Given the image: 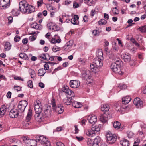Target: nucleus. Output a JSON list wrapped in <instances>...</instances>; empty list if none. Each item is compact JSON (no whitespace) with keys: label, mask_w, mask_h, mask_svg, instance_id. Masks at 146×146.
Wrapping results in <instances>:
<instances>
[{"label":"nucleus","mask_w":146,"mask_h":146,"mask_svg":"<svg viewBox=\"0 0 146 146\" xmlns=\"http://www.w3.org/2000/svg\"><path fill=\"white\" fill-rule=\"evenodd\" d=\"M19 5L20 11L23 13L29 14L35 11L34 7L28 4L25 1H21Z\"/></svg>","instance_id":"obj_1"},{"label":"nucleus","mask_w":146,"mask_h":146,"mask_svg":"<svg viewBox=\"0 0 146 146\" xmlns=\"http://www.w3.org/2000/svg\"><path fill=\"white\" fill-rule=\"evenodd\" d=\"M103 65V63L100 61L99 62V60L98 58L97 60H94L92 63L90 64V67L91 71L96 73L99 71L100 68Z\"/></svg>","instance_id":"obj_2"},{"label":"nucleus","mask_w":146,"mask_h":146,"mask_svg":"<svg viewBox=\"0 0 146 146\" xmlns=\"http://www.w3.org/2000/svg\"><path fill=\"white\" fill-rule=\"evenodd\" d=\"M106 138L107 142L110 144L114 143L117 139V136L115 134H113L110 132L107 133Z\"/></svg>","instance_id":"obj_3"},{"label":"nucleus","mask_w":146,"mask_h":146,"mask_svg":"<svg viewBox=\"0 0 146 146\" xmlns=\"http://www.w3.org/2000/svg\"><path fill=\"white\" fill-rule=\"evenodd\" d=\"M51 112V106L50 105L47 106L44 110V113H42L43 116L39 117V118L41 120H42L45 117H49L50 116Z\"/></svg>","instance_id":"obj_4"},{"label":"nucleus","mask_w":146,"mask_h":146,"mask_svg":"<svg viewBox=\"0 0 146 146\" xmlns=\"http://www.w3.org/2000/svg\"><path fill=\"white\" fill-rule=\"evenodd\" d=\"M120 66L115 63H112L111 65V68L114 72L122 75L123 74V73L120 69Z\"/></svg>","instance_id":"obj_5"},{"label":"nucleus","mask_w":146,"mask_h":146,"mask_svg":"<svg viewBox=\"0 0 146 146\" xmlns=\"http://www.w3.org/2000/svg\"><path fill=\"white\" fill-rule=\"evenodd\" d=\"M37 140L41 144L45 145L46 146H50V143L48 141V138L43 135L39 136V138Z\"/></svg>","instance_id":"obj_6"},{"label":"nucleus","mask_w":146,"mask_h":146,"mask_svg":"<svg viewBox=\"0 0 146 146\" xmlns=\"http://www.w3.org/2000/svg\"><path fill=\"white\" fill-rule=\"evenodd\" d=\"M28 104V103L25 100H23L20 101L18 106V109L21 110V112L24 111L25 109Z\"/></svg>","instance_id":"obj_7"},{"label":"nucleus","mask_w":146,"mask_h":146,"mask_svg":"<svg viewBox=\"0 0 146 146\" xmlns=\"http://www.w3.org/2000/svg\"><path fill=\"white\" fill-rule=\"evenodd\" d=\"M10 0H0V6L3 9H5L9 7Z\"/></svg>","instance_id":"obj_8"},{"label":"nucleus","mask_w":146,"mask_h":146,"mask_svg":"<svg viewBox=\"0 0 146 146\" xmlns=\"http://www.w3.org/2000/svg\"><path fill=\"white\" fill-rule=\"evenodd\" d=\"M62 90L67 95L71 96V97H74L75 95L74 92L70 90L68 87L67 86H64L62 88Z\"/></svg>","instance_id":"obj_9"},{"label":"nucleus","mask_w":146,"mask_h":146,"mask_svg":"<svg viewBox=\"0 0 146 146\" xmlns=\"http://www.w3.org/2000/svg\"><path fill=\"white\" fill-rule=\"evenodd\" d=\"M91 72L89 70H86L83 72L81 76L82 79L85 80L88 78H89L91 76Z\"/></svg>","instance_id":"obj_10"},{"label":"nucleus","mask_w":146,"mask_h":146,"mask_svg":"<svg viewBox=\"0 0 146 146\" xmlns=\"http://www.w3.org/2000/svg\"><path fill=\"white\" fill-rule=\"evenodd\" d=\"M133 103L137 108H141L143 107V102L139 98H136L134 99Z\"/></svg>","instance_id":"obj_11"},{"label":"nucleus","mask_w":146,"mask_h":146,"mask_svg":"<svg viewBox=\"0 0 146 146\" xmlns=\"http://www.w3.org/2000/svg\"><path fill=\"white\" fill-rule=\"evenodd\" d=\"M19 112L16 109H12L9 112V115L11 118H16L18 116Z\"/></svg>","instance_id":"obj_12"},{"label":"nucleus","mask_w":146,"mask_h":146,"mask_svg":"<svg viewBox=\"0 0 146 146\" xmlns=\"http://www.w3.org/2000/svg\"><path fill=\"white\" fill-rule=\"evenodd\" d=\"M108 113L107 112V113H104L103 114L101 115L99 117V119L103 123H105L108 120Z\"/></svg>","instance_id":"obj_13"},{"label":"nucleus","mask_w":146,"mask_h":146,"mask_svg":"<svg viewBox=\"0 0 146 146\" xmlns=\"http://www.w3.org/2000/svg\"><path fill=\"white\" fill-rule=\"evenodd\" d=\"M70 85L72 88H76L79 86L80 83L78 80H71L70 81Z\"/></svg>","instance_id":"obj_14"},{"label":"nucleus","mask_w":146,"mask_h":146,"mask_svg":"<svg viewBox=\"0 0 146 146\" xmlns=\"http://www.w3.org/2000/svg\"><path fill=\"white\" fill-rule=\"evenodd\" d=\"M34 110L36 113L37 114V117L39 118L42 110V106L37 105H34Z\"/></svg>","instance_id":"obj_15"},{"label":"nucleus","mask_w":146,"mask_h":146,"mask_svg":"<svg viewBox=\"0 0 146 146\" xmlns=\"http://www.w3.org/2000/svg\"><path fill=\"white\" fill-rule=\"evenodd\" d=\"M89 122L92 124H94L97 121V118L94 115H90L88 117Z\"/></svg>","instance_id":"obj_16"},{"label":"nucleus","mask_w":146,"mask_h":146,"mask_svg":"<svg viewBox=\"0 0 146 146\" xmlns=\"http://www.w3.org/2000/svg\"><path fill=\"white\" fill-rule=\"evenodd\" d=\"M122 58L125 62H128L131 60V57L130 54L127 53L123 54L121 55Z\"/></svg>","instance_id":"obj_17"},{"label":"nucleus","mask_w":146,"mask_h":146,"mask_svg":"<svg viewBox=\"0 0 146 146\" xmlns=\"http://www.w3.org/2000/svg\"><path fill=\"white\" fill-rule=\"evenodd\" d=\"M101 139L99 136H97L94 139L92 146H100Z\"/></svg>","instance_id":"obj_18"},{"label":"nucleus","mask_w":146,"mask_h":146,"mask_svg":"<svg viewBox=\"0 0 146 146\" xmlns=\"http://www.w3.org/2000/svg\"><path fill=\"white\" fill-rule=\"evenodd\" d=\"M32 116V110L30 108H29L28 110V112L27 115V117H26V121L27 122V124H26V125H29V123L28 122L31 119Z\"/></svg>","instance_id":"obj_19"},{"label":"nucleus","mask_w":146,"mask_h":146,"mask_svg":"<svg viewBox=\"0 0 146 146\" xmlns=\"http://www.w3.org/2000/svg\"><path fill=\"white\" fill-rule=\"evenodd\" d=\"M110 108L109 105L108 104H105L102 105L101 108V111L104 112V113H107L109 110Z\"/></svg>","instance_id":"obj_20"},{"label":"nucleus","mask_w":146,"mask_h":146,"mask_svg":"<svg viewBox=\"0 0 146 146\" xmlns=\"http://www.w3.org/2000/svg\"><path fill=\"white\" fill-rule=\"evenodd\" d=\"M64 108L62 106H57L54 109L57 113L58 114L62 113L64 111Z\"/></svg>","instance_id":"obj_21"},{"label":"nucleus","mask_w":146,"mask_h":146,"mask_svg":"<svg viewBox=\"0 0 146 146\" xmlns=\"http://www.w3.org/2000/svg\"><path fill=\"white\" fill-rule=\"evenodd\" d=\"M72 97H70L69 98H65L63 100V102L65 104L67 105H70L73 102H72Z\"/></svg>","instance_id":"obj_22"},{"label":"nucleus","mask_w":146,"mask_h":146,"mask_svg":"<svg viewBox=\"0 0 146 146\" xmlns=\"http://www.w3.org/2000/svg\"><path fill=\"white\" fill-rule=\"evenodd\" d=\"M103 55V54L102 51L101 50H100L98 52V57L95 58L94 59L96 60H97V59L98 58V59L99 60H100V61L99 60V62L100 61L103 63V60L104 59Z\"/></svg>","instance_id":"obj_23"},{"label":"nucleus","mask_w":146,"mask_h":146,"mask_svg":"<svg viewBox=\"0 0 146 146\" xmlns=\"http://www.w3.org/2000/svg\"><path fill=\"white\" fill-rule=\"evenodd\" d=\"M79 17L77 15H75L71 19V22L73 24L78 25V20Z\"/></svg>","instance_id":"obj_24"},{"label":"nucleus","mask_w":146,"mask_h":146,"mask_svg":"<svg viewBox=\"0 0 146 146\" xmlns=\"http://www.w3.org/2000/svg\"><path fill=\"white\" fill-rule=\"evenodd\" d=\"M100 125H96L94 127H92V130L93 132V133H99L100 131Z\"/></svg>","instance_id":"obj_25"},{"label":"nucleus","mask_w":146,"mask_h":146,"mask_svg":"<svg viewBox=\"0 0 146 146\" xmlns=\"http://www.w3.org/2000/svg\"><path fill=\"white\" fill-rule=\"evenodd\" d=\"M31 28L36 29H40L42 28V26L41 25L38 24L36 23H34L31 25Z\"/></svg>","instance_id":"obj_26"},{"label":"nucleus","mask_w":146,"mask_h":146,"mask_svg":"<svg viewBox=\"0 0 146 146\" xmlns=\"http://www.w3.org/2000/svg\"><path fill=\"white\" fill-rule=\"evenodd\" d=\"M131 100V98L129 96H126L122 98V102L123 104H126Z\"/></svg>","instance_id":"obj_27"},{"label":"nucleus","mask_w":146,"mask_h":146,"mask_svg":"<svg viewBox=\"0 0 146 146\" xmlns=\"http://www.w3.org/2000/svg\"><path fill=\"white\" fill-rule=\"evenodd\" d=\"M120 143L122 146H129L130 144L129 141L125 139L121 141Z\"/></svg>","instance_id":"obj_28"},{"label":"nucleus","mask_w":146,"mask_h":146,"mask_svg":"<svg viewBox=\"0 0 146 146\" xmlns=\"http://www.w3.org/2000/svg\"><path fill=\"white\" fill-rule=\"evenodd\" d=\"M6 107L5 105H3L0 109V116H3L5 114L6 111Z\"/></svg>","instance_id":"obj_29"},{"label":"nucleus","mask_w":146,"mask_h":146,"mask_svg":"<svg viewBox=\"0 0 146 146\" xmlns=\"http://www.w3.org/2000/svg\"><path fill=\"white\" fill-rule=\"evenodd\" d=\"M72 105L74 107L76 108H81L82 106L81 103L76 101L73 102L72 103Z\"/></svg>","instance_id":"obj_30"},{"label":"nucleus","mask_w":146,"mask_h":146,"mask_svg":"<svg viewBox=\"0 0 146 146\" xmlns=\"http://www.w3.org/2000/svg\"><path fill=\"white\" fill-rule=\"evenodd\" d=\"M11 45L10 43L8 42H6L4 46L5 50H9L11 48Z\"/></svg>","instance_id":"obj_31"},{"label":"nucleus","mask_w":146,"mask_h":146,"mask_svg":"<svg viewBox=\"0 0 146 146\" xmlns=\"http://www.w3.org/2000/svg\"><path fill=\"white\" fill-rule=\"evenodd\" d=\"M121 124L120 122L117 121H115L113 124V126L116 129H118L120 128Z\"/></svg>","instance_id":"obj_32"},{"label":"nucleus","mask_w":146,"mask_h":146,"mask_svg":"<svg viewBox=\"0 0 146 146\" xmlns=\"http://www.w3.org/2000/svg\"><path fill=\"white\" fill-rule=\"evenodd\" d=\"M84 1L89 6L94 5L95 4L93 0H84Z\"/></svg>","instance_id":"obj_33"},{"label":"nucleus","mask_w":146,"mask_h":146,"mask_svg":"<svg viewBox=\"0 0 146 146\" xmlns=\"http://www.w3.org/2000/svg\"><path fill=\"white\" fill-rule=\"evenodd\" d=\"M46 71L43 69L42 68L39 69L38 72V74L39 76H42L44 75L46 73Z\"/></svg>","instance_id":"obj_34"},{"label":"nucleus","mask_w":146,"mask_h":146,"mask_svg":"<svg viewBox=\"0 0 146 146\" xmlns=\"http://www.w3.org/2000/svg\"><path fill=\"white\" fill-rule=\"evenodd\" d=\"M19 56L20 58L24 60H28V59L27 56L25 53H21L19 54Z\"/></svg>","instance_id":"obj_35"},{"label":"nucleus","mask_w":146,"mask_h":146,"mask_svg":"<svg viewBox=\"0 0 146 146\" xmlns=\"http://www.w3.org/2000/svg\"><path fill=\"white\" fill-rule=\"evenodd\" d=\"M55 25L54 23H49L47 24L48 27L49 29H52L53 30L54 29V27H55L54 26Z\"/></svg>","instance_id":"obj_36"},{"label":"nucleus","mask_w":146,"mask_h":146,"mask_svg":"<svg viewBox=\"0 0 146 146\" xmlns=\"http://www.w3.org/2000/svg\"><path fill=\"white\" fill-rule=\"evenodd\" d=\"M47 9L50 12L52 11L53 10H55L56 9V8L52 5H51L50 4H48L47 5Z\"/></svg>","instance_id":"obj_37"},{"label":"nucleus","mask_w":146,"mask_h":146,"mask_svg":"<svg viewBox=\"0 0 146 146\" xmlns=\"http://www.w3.org/2000/svg\"><path fill=\"white\" fill-rule=\"evenodd\" d=\"M98 23L99 25H102L106 24L107 23V21L105 19H102L99 21Z\"/></svg>","instance_id":"obj_38"},{"label":"nucleus","mask_w":146,"mask_h":146,"mask_svg":"<svg viewBox=\"0 0 146 146\" xmlns=\"http://www.w3.org/2000/svg\"><path fill=\"white\" fill-rule=\"evenodd\" d=\"M30 146H36L37 144V141L35 140L32 139L30 141Z\"/></svg>","instance_id":"obj_39"},{"label":"nucleus","mask_w":146,"mask_h":146,"mask_svg":"<svg viewBox=\"0 0 146 146\" xmlns=\"http://www.w3.org/2000/svg\"><path fill=\"white\" fill-rule=\"evenodd\" d=\"M51 104L52 106V108L53 110L57 106L56 105L55 101L54 99H53L51 100Z\"/></svg>","instance_id":"obj_40"},{"label":"nucleus","mask_w":146,"mask_h":146,"mask_svg":"<svg viewBox=\"0 0 146 146\" xmlns=\"http://www.w3.org/2000/svg\"><path fill=\"white\" fill-rule=\"evenodd\" d=\"M121 62L122 61L119 58H117L115 60L114 62L113 63H115L116 64H118V65L121 66Z\"/></svg>","instance_id":"obj_41"},{"label":"nucleus","mask_w":146,"mask_h":146,"mask_svg":"<svg viewBox=\"0 0 146 146\" xmlns=\"http://www.w3.org/2000/svg\"><path fill=\"white\" fill-rule=\"evenodd\" d=\"M86 135L89 137H92V135L93 133V132L91 131L87 130L86 131Z\"/></svg>","instance_id":"obj_42"},{"label":"nucleus","mask_w":146,"mask_h":146,"mask_svg":"<svg viewBox=\"0 0 146 146\" xmlns=\"http://www.w3.org/2000/svg\"><path fill=\"white\" fill-rule=\"evenodd\" d=\"M87 143L88 145L89 146H92L93 143V141H92L90 138H88L87 139Z\"/></svg>","instance_id":"obj_43"},{"label":"nucleus","mask_w":146,"mask_h":146,"mask_svg":"<svg viewBox=\"0 0 146 146\" xmlns=\"http://www.w3.org/2000/svg\"><path fill=\"white\" fill-rule=\"evenodd\" d=\"M139 29L141 32L145 33L146 32V26L141 27L139 28Z\"/></svg>","instance_id":"obj_44"},{"label":"nucleus","mask_w":146,"mask_h":146,"mask_svg":"<svg viewBox=\"0 0 146 146\" xmlns=\"http://www.w3.org/2000/svg\"><path fill=\"white\" fill-rule=\"evenodd\" d=\"M60 50V48L55 46H54L52 48V50L54 52H56Z\"/></svg>","instance_id":"obj_45"},{"label":"nucleus","mask_w":146,"mask_h":146,"mask_svg":"<svg viewBox=\"0 0 146 146\" xmlns=\"http://www.w3.org/2000/svg\"><path fill=\"white\" fill-rule=\"evenodd\" d=\"M72 42V40H70L69 42V43H68L64 46V49L65 50V49H67V50L68 49H67V48L69 47L68 49H69V48H70L71 47V46H72V45H70L69 44V43L70 42Z\"/></svg>","instance_id":"obj_46"},{"label":"nucleus","mask_w":146,"mask_h":146,"mask_svg":"<svg viewBox=\"0 0 146 146\" xmlns=\"http://www.w3.org/2000/svg\"><path fill=\"white\" fill-rule=\"evenodd\" d=\"M112 11L113 14L115 15H117L119 13V11L117 9V8L116 7L113 8Z\"/></svg>","instance_id":"obj_47"},{"label":"nucleus","mask_w":146,"mask_h":146,"mask_svg":"<svg viewBox=\"0 0 146 146\" xmlns=\"http://www.w3.org/2000/svg\"><path fill=\"white\" fill-rule=\"evenodd\" d=\"M28 86L31 88H32L33 87V85L32 82L31 80H29L27 82Z\"/></svg>","instance_id":"obj_48"},{"label":"nucleus","mask_w":146,"mask_h":146,"mask_svg":"<svg viewBox=\"0 0 146 146\" xmlns=\"http://www.w3.org/2000/svg\"><path fill=\"white\" fill-rule=\"evenodd\" d=\"M119 87L121 89H125L126 88L127 86L125 84H120L119 85Z\"/></svg>","instance_id":"obj_49"},{"label":"nucleus","mask_w":146,"mask_h":146,"mask_svg":"<svg viewBox=\"0 0 146 146\" xmlns=\"http://www.w3.org/2000/svg\"><path fill=\"white\" fill-rule=\"evenodd\" d=\"M36 35H33L30 36L29 38V39L31 41H33L36 38Z\"/></svg>","instance_id":"obj_50"},{"label":"nucleus","mask_w":146,"mask_h":146,"mask_svg":"<svg viewBox=\"0 0 146 146\" xmlns=\"http://www.w3.org/2000/svg\"><path fill=\"white\" fill-rule=\"evenodd\" d=\"M91 78V76L90 78H88V79H87L85 80L86 81V82L87 84H91L92 83V80Z\"/></svg>","instance_id":"obj_51"},{"label":"nucleus","mask_w":146,"mask_h":146,"mask_svg":"<svg viewBox=\"0 0 146 146\" xmlns=\"http://www.w3.org/2000/svg\"><path fill=\"white\" fill-rule=\"evenodd\" d=\"M41 102L38 100H36L34 103V105H38L41 106Z\"/></svg>","instance_id":"obj_52"},{"label":"nucleus","mask_w":146,"mask_h":146,"mask_svg":"<svg viewBox=\"0 0 146 146\" xmlns=\"http://www.w3.org/2000/svg\"><path fill=\"white\" fill-rule=\"evenodd\" d=\"M23 141L25 143L29 139L27 137L23 136L22 137Z\"/></svg>","instance_id":"obj_53"},{"label":"nucleus","mask_w":146,"mask_h":146,"mask_svg":"<svg viewBox=\"0 0 146 146\" xmlns=\"http://www.w3.org/2000/svg\"><path fill=\"white\" fill-rule=\"evenodd\" d=\"M31 76L32 78H35V76L36 75V74L35 72L33 70H32V72L31 73Z\"/></svg>","instance_id":"obj_54"},{"label":"nucleus","mask_w":146,"mask_h":146,"mask_svg":"<svg viewBox=\"0 0 146 146\" xmlns=\"http://www.w3.org/2000/svg\"><path fill=\"white\" fill-rule=\"evenodd\" d=\"M43 0H40L37 2L38 7L40 6L43 3Z\"/></svg>","instance_id":"obj_55"},{"label":"nucleus","mask_w":146,"mask_h":146,"mask_svg":"<svg viewBox=\"0 0 146 146\" xmlns=\"http://www.w3.org/2000/svg\"><path fill=\"white\" fill-rule=\"evenodd\" d=\"M38 57L41 58L42 59L45 60V54H40L38 56Z\"/></svg>","instance_id":"obj_56"},{"label":"nucleus","mask_w":146,"mask_h":146,"mask_svg":"<svg viewBox=\"0 0 146 146\" xmlns=\"http://www.w3.org/2000/svg\"><path fill=\"white\" fill-rule=\"evenodd\" d=\"M133 135V133L131 131L129 132L128 133L127 136L128 138H132Z\"/></svg>","instance_id":"obj_57"},{"label":"nucleus","mask_w":146,"mask_h":146,"mask_svg":"<svg viewBox=\"0 0 146 146\" xmlns=\"http://www.w3.org/2000/svg\"><path fill=\"white\" fill-rule=\"evenodd\" d=\"M55 146H64V144L61 142H57Z\"/></svg>","instance_id":"obj_58"},{"label":"nucleus","mask_w":146,"mask_h":146,"mask_svg":"<svg viewBox=\"0 0 146 146\" xmlns=\"http://www.w3.org/2000/svg\"><path fill=\"white\" fill-rule=\"evenodd\" d=\"M14 88H15L17 91H19L21 90V87L17 86H14Z\"/></svg>","instance_id":"obj_59"},{"label":"nucleus","mask_w":146,"mask_h":146,"mask_svg":"<svg viewBox=\"0 0 146 146\" xmlns=\"http://www.w3.org/2000/svg\"><path fill=\"white\" fill-rule=\"evenodd\" d=\"M20 39V37L16 36L14 38V41L16 42H17L19 41Z\"/></svg>","instance_id":"obj_60"},{"label":"nucleus","mask_w":146,"mask_h":146,"mask_svg":"<svg viewBox=\"0 0 146 146\" xmlns=\"http://www.w3.org/2000/svg\"><path fill=\"white\" fill-rule=\"evenodd\" d=\"M92 34L94 36L98 35V31L96 30H94L92 31Z\"/></svg>","instance_id":"obj_61"},{"label":"nucleus","mask_w":146,"mask_h":146,"mask_svg":"<svg viewBox=\"0 0 146 146\" xmlns=\"http://www.w3.org/2000/svg\"><path fill=\"white\" fill-rule=\"evenodd\" d=\"M76 139L79 141H81L84 139L83 138L82 136H76Z\"/></svg>","instance_id":"obj_62"},{"label":"nucleus","mask_w":146,"mask_h":146,"mask_svg":"<svg viewBox=\"0 0 146 146\" xmlns=\"http://www.w3.org/2000/svg\"><path fill=\"white\" fill-rule=\"evenodd\" d=\"M28 39L27 38H25L24 39H23L22 41V43L25 44H27L28 42Z\"/></svg>","instance_id":"obj_63"},{"label":"nucleus","mask_w":146,"mask_h":146,"mask_svg":"<svg viewBox=\"0 0 146 146\" xmlns=\"http://www.w3.org/2000/svg\"><path fill=\"white\" fill-rule=\"evenodd\" d=\"M137 141H135L133 146H138L140 141L139 140H137Z\"/></svg>","instance_id":"obj_64"}]
</instances>
